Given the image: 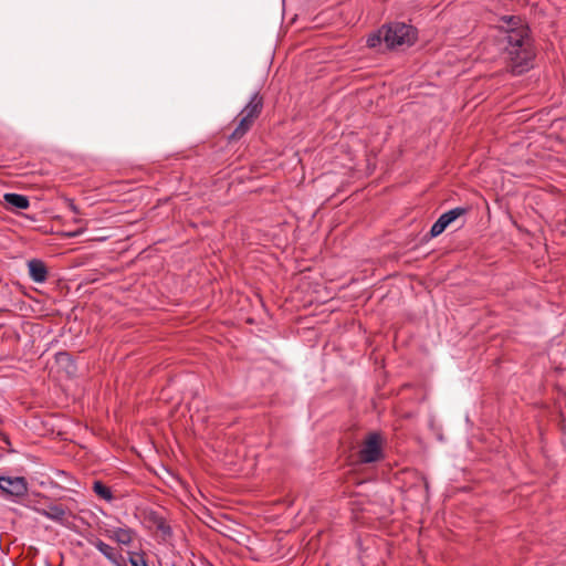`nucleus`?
Listing matches in <instances>:
<instances>
[{
    "mask_svg": "<svg viewBox=\"0 0 566 566\" xmlns=\"http://www.w3.org/2000/svg\"><path fill=\"white\" fill-rule=\"evenodd\" d=\"M496 29L500 41L504 44L511 72L520 75L528 71L535 53L527 24L520 17L503 15Z\"/></svg>",
    "mask_w": 566,
    "mask_h": 566,
    "instance_id": "1",
    "label": "nucleus"
},
{
    "mask_svg": "<svg viewBox=\"0 0 566 566\" xmlns=\"http://www.w3.org/2000/svg\"><path fill=\"white\" fill-rule=\"evenodd\" d=\"M384 27V42L389 49L403 45L409 46L416 41V31L411 25L402 22H394Z\"/></svg>",
    "mask_w": 566,
    "mask_h": 566,
    "instance_id": "2",
    "label": "nucleus"
},
{
    "mask_svg": "<svg viewBox=\"0 0 566 566\" xmlns=\"http://www.w3.org/2000/svg\"><path fill=\"white\" fill-rule=\"evenodd\" d=\"M382 439L379 433L373 432L361 443L358 458L361 463L377 462L382 458Z\"/></svg>",
    "mask_w": 566,
    "mask_h": 566,
    "instance_id": "3",
    "label": "nucleus"
},
{
    "mask_svg": "<svg viewBox=\"0 0 566 566\" xmlns=\"http://www.w3.org/2000/svg\"><path fill=\"white\" fill-rule=\"evenodd\" d=\"M0 490L13 500L22 499L28 493V482L23 476H0Z\"/></svg>",
    "mask_w": 566,
    "mask_h": 566,
    "instance_id": "4",
    "label": "nucleus"
},
{
    "mask_svg": "<svg viewBox=\"0 0 566 566\" xmlns=\"http://www.w3.org/2000/svg\"><path fill=\"white\" fill-rule=\"evenodd\" d=\"M88 543L95 546L112 564L116 566H122V555L118 552H116L114 547L104 543L99 538H91L88 539Z\"/></svg>",
    "mask_w": 566,
    "mask_h": 566,
    "instance_id": "5",
    "label": "nucleus"
},
{
    "mask_svg": "<svg viewBox=\"0 0 566 566\" xmlns=\"http://www.w3.org/2000/svg\"><path fill=\"white\" fill-rule=\"evenodd\" d=\"M263 108V98L262 96L256 92L254 93L249 103L243 107V109L240 112L245 118L255 120Z\"/></svg>",
    "mask_w": 566,
    "mask_h": 566,
    "instance_id": "6",
    "label": "nucleus"
},
{
    "mask_svg": "<svg viewBox=\"0 0 566 566\" xmlns=\"http://www.w3.org/2000/svg\"><path fill=\"white\" fill-rule=\"evenodd\" d=\"M29 275L35 283H43L48 279V269L43 261L32 259L28 262Z\"/></svg>",
    "mask_w": 566,
    "mask_h": 566,
    "instance_id": "7",
    "label": "nucleus"
},
{
    "mask_svg": "<svg viewBox=\"0 0 566 566\" xmlns=\"http://www.w3.org/2000/svg\"><path fill=\"white\" fill-rule=\"evenodd\" d=\"M36 511L39 514L57 523H63L69 514V511L64 506L55 504H51L45 509H38Z\"/></svg>",
    "mask_w": 566,
    "mask_h": 566,
    "instance_id": "8",
    "label": "nucleus"
},
{
    "mask_svg": "<svg viewBox=\"0 0 566 566\" xmlns=\"http://www.w3.org/2000/svg\"><path fill=\"white\" fill-rule=\"evenodd\" d=\"M107 536L122 545H129L133 539L135 532L128 527H115L106 531Z\"/></svg>",
    "mask_w": 566,
    "mask_h": 566,
    "instance_id": "9",
    "label": "nucleus"
},
{
    "mask_svg": "<svg viewBox=\"0 0 566 566\" xmlns=\"http://www.w3.org/2000/svg\"><path fill=\"white\" fill-rule=\"evenodd\" d=\"M238 118V124L234 130L229 136L230 140H239L240 138H242L251 129L253 123L255 122L253 119L245 118V116H243L242 114H239Z\"/></svg>",
    "mask_w": 566,
    "mask_h": 566,
    "instance_id": "10",
    "label": "nucleus"
},
{
    "mask_svg": "<svg viewBox=\"0 0 566 566\" xmlns=\"http://www.w3.org/2000/svg\"><path fill=\"white\" fill-rule=\"evenodd\" d=\"M4 202L12 208L25 210L30 206L27 196L20 193L8 192L3 195Z\"/></svg>",
    "mask_w": 566,
    "mask_h": 566,
    "instance_id": "11",
    "label": "nucleus"
},
{
    "mask_svg": "<svg viewBox=\"0 0 566 566\" xmlns=\"http://www.w3.org/2000/svg\"><path fill=\"white\" fill-rule=\"evenodd\" d=\"M93 491L98 497L105 500L106 502H111L114 499L111 489L101 481H95L93 483Z\"/></svg>",
    "mask_w": 566,
    "mask_h": 566,
    "instance_id": "12",
    "label": "nucleus"
},
{
    "mask_svg": "<svg viewBox=\"0 0 566 566\" xmlns=\"http://www.w3.org/2000/svg\"><path fill=\"white\" fill-rule=\"evenodd\" d=\"M450 223L447 221V219L441 214L438 220L432 224L430 230V235L432 238H436L440 235L449 226Z\"/></svg>",
    "mask_w": 566,
    "mask_h": 566,
    "instance_id": "13",
    "label": "nucleus"
},
{
    "mask_svg": "<svg viewBox=\"0 0 566 566\" xmlns=\"http://www.w3.org/2000/svg\"><path fill=\"white\" fill-rule=\"evenodd\" d=\"M384 32H385V27H382L377 32L371 33L367 38V45L369 48H377V46H379L381 44V42H384Z\"/></svg>",
    "mask_w": 566,
    "mask_h": 566,
    "instance_id": "14",
    "label": "nucleus"
},
{
    "mask_svg": "<svg viewBox=\"0 0 566 566\" xmlns=\"http://www.w3.org/2000/svg\"><path fill=\"white\" fill-rule=\"evenodd\" d=\"M468 209L462 207H457L454 209H451L443 214V217L447 219V221L451 224L453 221H455L459 217L467 213Z\"/></svg>",
    "mask_w": 566,
    "mask_h": 566,
    "instance_id": "15",
    "label": "nucleus"
},
{
    "mask_svg": "<svg viewBox=\"0 0 566 566\" xmlns=\"http://www.w3.org/2000/svg\"><path fill=\"white\" fill-rule=\"evenodd\" d=\"M129 563L132 566H148L144 554L136 552L129 553Z\"/></svg>",
    "mask_w": 566,
    "mask_h": 566,
    "instance_id": "16",
    "label": "nucleus"
},
{
    "mask_svg": "<svg viewBox=\"0 0 566 566\" xmlns=\"http://www.w3.org/2000/svg\"><path fill=\"white\" fill-rule=\"evenodd\" d=\"M66 203H67L69 209H70L73 213H75V214H78V213H80V210H78L77 206L74 203V201H73L72 199H67V200H66Z\"/></svg>",
    "mask_w": 566,
    "mask_h": 566,
    "instance_id": "17",
    "label": "nucleus"
},
{
    "mask_svg": "<svg viewBox=\"0 0 566 566\" xmlns=\"http://www.w3.org/2000/svg\"><path fill=\"white\" fill-rule=\"evenodd\" d=\"M80 233H82V231H76V232L72 233V235H77Z\"/></svg>",
    "mask_w": 566,
    "mask_h": 566,
    "instance_id": "18",
    "label": "nucleus"
}]
</instances>
